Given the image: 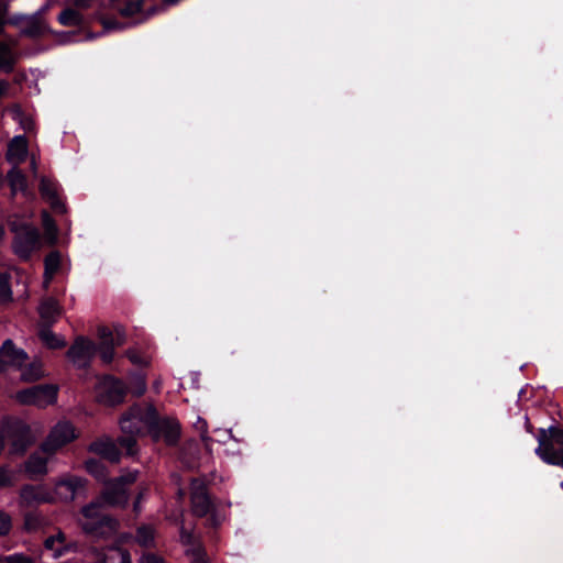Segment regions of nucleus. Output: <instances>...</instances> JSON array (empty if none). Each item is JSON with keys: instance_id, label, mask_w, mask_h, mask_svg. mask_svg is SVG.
<instances>
[{"instance_id": "1", "label": "nucleus", "mask_w": 563, "mask_h": 563, "mask_svg": "<svg viewBox=\"0 0 563 563\" xmlns=\"http://www.w3.org/2000/svg\"><path fill=\"white\" fill-rule=\"evenodd\" d=\"M137 473L129 472L119 478L109 482L100 497V500L92 501L82 508V519L80 525L85 532L97 537L108 539L112 537L118 529V521L104 516L101 512V504L110 506H124L129 500L126 486L136 481Z\"/></svg>"}, {"instance_id": "2", "label": "nucleus", "mask_w": 563, "mask_h": 563, "mask_svg": "<svg viewBox=\"0 0 563 563\" xmlns=\"http://www.w3.org/2000/svg\"><path fill=\"white\" fill-rule=\"evenodd\" d=\"M153 420L154 410L152 408L143 410L140 407H133L123 416L120 421L121 430L130 437L121 438L120 445L126 450L128 454L133 455L136 453L133 435L141 433L145 427L151 428Z\"/></svg>"}, {"instance_id": "3", "label": "nucleus", "mask_w": 563, "mask_h": 563, "mask_svg": "<svg viewBox=\"0 0 563 563\" xmlns=\"http://www.w3.org/2000/svg\"><path fill=\"white\" fill-rule=\"evenodd\" d=\"M10 227L15 233L13 247L14 252L23 258L40 247V235L37 230L29 223H19L16 219L10 221Z\"/></svg>"}, {"instance_id": "4", "label": "nucleus", "mask_w": 563, "mask_h": 563, "mask_svg": "<svg viewBox=\"0 0 563 563\" xmlns=\"http://www.w3.org/2000/svg\"><path fill=\"white\" fill-rule=\"evenodd\" d=\"M57 389L53 385H36L16 391L13 398L24 406L44 408L56 400Z\"/></svg>"}, {"instance_id": "5", "label": "nucleus", "mask_w": 563, "mask_h": 563, "mask_svg": "<svg viewBox=\"0 0 563 563\" xmlns=\"http://www.w3.org/2000/svg\"><path fill=\"white\" fill-rule=\"evenodd\" d=\"M78 437L74 424L67 420L58 421L49 431L41 450L47 454H54L56 451L73 442Z\"/></svg>"}, {"instance_id": "6", "label": "nucleus", "mask_w": 563, "mask_h": 563, "mask_svg": "<svg viewBox=\"0 0 563 563\" xmlns=\"http://www.w3.org/2000/svg\"><path fill=\"white\" fill-rule=\"evenodd\" d=\"M125 391L124 385L111 376L99 378L95 387L97 400L107 406H114L122 402Z\"/></svg>"}, {"instance_id": "7", "label": "nucleus", "mask_w": 563, "mask_h": 563, "mask_svg": "<svg viewBox=\"0 0 563 563\" xmlns=\"http://www.w3.org/2000/svg\"><path fill=\"white\" fill-rule=\"evenodd\" d=\"M100 338V357L104 363H110L114 356V347L122 345L125 341V333L121 327L99 329Z\"/></svg>"}, {"instance_id": "8", "label": "nucleus", "mask_w": 563, "mask_h": 563, "mask_svg": "<svg viewBox=\"0 0 563 563\" xmlns=\"http://www.w3.org/2000/svg\"><path fill=\"white\" fill-rule=\"evenodd\" d=\"M86 487V481L78 476L66 475L59 478L55 484L53 492L55 498L64 501H71L80 495Z\"/></svg>"}, {"instance_id": "9", "label": "nucleus", "mask_w": 563, "mask_h": 563, "mask_svg": "<svg viewBox=\"0 0 563 563\" xmlns=\"http://www.w3.org/2000/svg\"><path fill=\"white\" fill-rule=\"evenodd\" d=\"M97 352L95 343L84 336L75 340L67 352V357L77 367L87 366Z\"/></svg>"}, {"instance_id": "10", "label": "nucleus", "mask_w": 563, "mask_h": 563, "mask_svg": "<svg viewBox=\"0 0 563 563\" xmlns=\"http://www.w3.org/2000/svg\"><path fill=\"white\" fill-rule=\"evenodd\" d=\"M27 360V354L15 347L11 340L3 342L0 349V372L20 369Z\"/></svg>"}, {"instance_id": "11", "label": "nucleus", "mask_w": 563, "mask_h": 563, "mask_svg": "<svg viewBox=\"0 0 563 563\" xmlns=\"http://www.w3.org/2000/svg\"><path fill=\"white\" fill-rule=\"evenodd\" d=\"M538 442L539 446L536 449V454L547 464L563 467V448H560L553 441L547 440V430H540Z\"/></svg>"}, {"instance_id": "12", "label": "nucleus", "mask_w": 563, "mask_h": 563, "mask_svg": "<svg viewBox=\"0 0 563 563\" xmlns=\"http://www.w3.org/2000/svg\"><path fill=\"white\" fill-rule=\"evenodd\" d=\"M150 430L155 440H163L167 444L176 443L180 435L179 423L173 419H164L162 421H155L154 419Z\"/></svg>"}, {"instance_id": "13", "label": "nucleus", "mask_w": 563, "mask_h": 563, "mask_svg": "<svg viewBox=\"0 0 563 563\" xmlns=\"http://www.w3.org/2000/svg\"><path fill=\"white\" fill-rule=\"evenodd\" d=\"M21 504L24 506H34L55 500L53 492L43 485H26L20 492Z\"/></svg>"}, {"instance_id": "14", "label": "nucleus", "mask_w": 563, "mask_h": 563, "mask_svg": "<svg viewBox=\"0 0 563 563\" xmlns=\"http://www.w3.org/2000/svg\"><path fill=\"white\" fill-rule=\"evenodd\" d=\"M92 563H132L128 551L119 547L93 550L88 556Z\"/></svg>"}, {"instance_id": "15", "label": "nucleus", "mask_w": 563, "mask_h": 563, "mask_svg": "<svg viewBox=\"0 0 563 563\" xmlns=\"http://www.w3.org/2000/svg\"><path fill=\"white\" fill-rule=\"evenodd\" d=\"M191 504L192 510L197 516H205L211 507L210 499L207 494L206 484L201 479L191 482Z\"/></svg>"}, {"instance_id": "16", "label": "nucleus", "mask_w": 563, "mask_h": 563, "mask_svg": "<svg viewBox=\"0 0 563 563\" xmlns=\"http://www.w3.org/2000/svg\"><path fill=\"white\" fill-rule=\"evenodd\" d=\"M29 155L27 141L22 135L14 136L8 144L7 161L12 167H19Z\"/></svg>"}, {"instance_id": "17", "label": "nucleus", "mask_w": 563, "mask_h": 563, "mask_svg": "<svg viewBox=\"0 0 563 563\" xmlns=\"http://www.w3.org/2000/svg\"><path fill=\"white\" fill-rule=\"evenodd\" d=\"M75 549L76 544L67 542L65 534L62 531L48 537L44 542V550L51 553L52 559H58Z\"/></svg>"}, {"instance_id": "18", "label": "nucleus", "mask_w": 563, "mask_h": 563, "mask_svg": "<svg viewBox=\"0 0 563 563\" xmlns=\"http://www.w3.org/2000/svg\"><path fill=\"white\" fill-rule=\"evenodd\" d=\"M40 192L42 198L47 201L57 212H64L65 207L58 196V186L47 177H42L40 181Z\"/></svg>"}, {"instance_id": "19", "label": "nucleus", "mask_w": 563, "mask_h": 563, "mask_svg": "<svg viewBox=\"0 0 563 563\" xmlns=\"http://www.w3.org/2000/svg\"><path fill=\"white\" fill-rule=\"evenodd\" d=\"M44 282L43 285L45 288L48 287L52 282L54 275L60 271L68 269V263L65 258H63L62 254L57 251L51 252L44 261Z\"/></svg>"}, {"instance_id": "20", "label": "nucleus", "mask_w": 563, "mask_h": 563, "mask_svg": "<svg viewBox=\"0 0 563 563\" xmlns=\"http://www.w3.org/2000/svg\"><path fill=\"white\" fill-rule=\"evenodd\" d=\"M89 451L113 463L120 460V452L114 442L109 438L99 439L92 442L89 445Z\"/></svg>"}, {"instance_id": "21", "label": "nucleus", "mask_w": 563, "mask_h": 563, "mask_svg": "<svg viewBox=\"0 0 563 563\" xmlns=\"http://www.w3.org/2000/svg\"><path fill=\"white\" fill-rule=\"evenodd\" d=\"M180 539H181V542L185 545H187L186 555L189 558L190 563H208L209 562L205 550L201 548V545L199 543H195L192 541V536L189 532H187L183 529L181 533H180Z\"/></svg>"}, {"instance_id": "22", "label": "nucleus", "mask_w": 563, "mask_h": 563, "mask_svg": "<svg viewBox=\"0 0 563 563\" xmlns=\"http://www.w3.org/2000/svg\"><path fill=\"white\" fill-rule=\"evenodd\" d=\"M33 441L34 437L31 434L30 427L21 423L14 430L11 452L21 454Z\"/></svg>"}, {"instance_id": "23", "label": "nucleus", "mask_w": 563, "mask_h": 563, "mask_svg": "<svg viewBox=\"0 0 563 563\" xmlns=\"http://www.w3.org/2000/svg\"><path fill=\"white\" fill-rule=\"evenodd\" d=\"M11 194L15 196L16 194H22L25 197L33 196L27 187V180L25 175L19 169V167H12L7 175Z\"/></svg>"}, {"instance_id": "24", "label": "nucleus", "mask_w": 563, "mask_h": 563, "mask_svg": "<svg viewBox=\"0 0 563 563\" xmlns=\"http://www.w3.org/2000/svg\"><path fill=\"white\" fill-rule=\"evenodd\" d=\"M60 311L62 309L58 302L53 298L44 299L38 307V313L42 322L48 325L57 320L60 316Z\"/></svg>"}, {"instance_id": "25", "label": "nucleus", "mask_w": 563, "mask_h": 563, "mask_svg": "<svg viewBox=\"0 0 563 563\" xmlns=\"http://www.w3.org/2000/svg\"><path fill=\"white\" fill-rule=\"evenodd\" d=\"M47 461L48 459L41 453H34L25 462V472L32 478L38 475H45L47 473Z\"/></svg>"}, {"instance_id": "26", "label": "nucleus", "mask_w": 563, "mask_h": 563, "mask_svg": "<svg viewBox=\"0 0 563 563\" xmlns=\"http://www.w3.org/2000/svg\"><path fill=\"white\" fill-rule=\"evenodd\" d=\"M19 371L21 372V380L26 383L38 380L44 376L42 364L37 361L27 365L24 363Z\"/></svg>"}, {"instance_id": "27", "label": "nucleus", "mask_w": 563, "mask_h": 563, "mask_svg": "<svg viewBox=\"0 0 563 563\" xmlns=\"http://www.w3.org/2000/svg\"><path fill=\"white\" fill-rule=\"evenodd\" d=\"M155 532L151 526H142L136 531L135 541L145 548L154 545Z\"/></svg>"}, {"instance_id": "28", "label": "nucleus", "mask_w": 563, "mask_h": 563, "mask_svg": "<svg viewBox=\"0 0 563 563\" xmlns=\"http://www.w3.org/2000/svg\"><path fill=\"white\" fill-rule=\"evenodd\" d=\"M40 338L49 349H59L65 345V341L62 336L53 333L49 329L46 328L41 329Z\"/></svg>"}, {"instance_id": "29", "label": "nucleus", "mask_w": 563, "mask_h": 563, "mask_svg": "<svg viewBox=\"0 0 563 563\" xmlns=\"http://www.w3.org/2000/svg\"><path fill=\"white\" fill-rule=\"evenodd\" d=\"M43 228H44V238L48 244H54L57 239V228L54 220L49 217L47 212H43Z\"/></svg>"}, {"instance_id": "30", "label": "nucleus", "mask_w": 563, "mask_h": 563, "mask_svg": "<svg viewBox=\"0 0 563 563\" xmlns=\"http://www.w3.org/2000/svg\"><path fill=\"white\" fill-rule=\"evenodd\" d=\"M14 64L13 53L8 44L0 43V70L10 71Z\"/></svg>"}, {"instance_id": "31", "label": "nucleus", "mask_w": 563, "mask_h": 563, "mask_svg": "<svg viewBox=\"0 0 563 563\" xmlns=\"http://www.w3.org/2000/svg\"><path fill=\"white\" fill-rule=\"evenodd\" d=\"M58 20L63 25L74 26L80 24L82 18L77 11L66 9L59 14Z\"/></svg>"}, {"instance_id": "32", "label": "nucleus", "mask_w": 563, "mask_h": 563, "mask_svg": "<svg viewBox=\"0 0 563 563\" xmlns=\"http://www.w3.org/2000/svg\"><path fill=\"white\" fill-rule=\"evenodd\" d=\"M86 470L96 478L103 481L106 478V468L102 462L96 459H90L86 462Z\"/></svg>"}, {"instance_id": "33", "label": "nucleus", "mask_w": 563, "mask_h": 563, "mask_svg": "<svg viewBox=\"0 0 563 563\" xmlns=\"http://www.w3.org/2000/svg\"><path fill=\"white\" fill-rule=\"evenodd\" d=\"M0 563H34V560L23 553L0 556Z\"/></svg>"}, {"instance_id": "34", "label": "nucleus", "mask_w": 563, "mask_h": 563, "mask_svg": "<svg viewBox=\"0 0 563 563\" xmlns=\"http://www.w3.org/2000/svg\"><path fill=\"white\" fill-rule=\"evenodd\" d=\"M11 289L9 286L8 276L5 274H0V301H9L11 300Z\"/></svg>"}, {"instance_id": "35", "label": "nucleus", "mask_w": 563, "mask_h": 563, "mask_svg": "<svg viewBox=\"0 0 563 563\" xmlns=\"http://www.w3.org/2000/svg\"><path fill=\"white\" fill-rule=\"evenodd\" d=\"M13 119L19 121L20 125L25 131H31L33 129V121L31 118L23 115L20 109H14L12 111Z\"/></svg>"}, {"instance_id": "36", "label": "nucleus", "mask_w": 563, "mask_h": 563, "mask_svg": "<svg viewBox=\"0 0 563 563\" xmlns=\"http://www.w3.org/2000/svg\"><path fill=\"white\" fill-rule=\"evenodd\" d=\"M12 527L11 517L4 511L0 510V536L9 533Z\"/></svg>"}, {"instance_id": "37", "label": "nucleus", "mask_w": 563, "mask_h": 563, "mask_svg": "<svg viewBox=\"0 0 563 563\" xmlns=\"http://www.w3.org/2000/svg\"><path fill=\"white\" fill-rule=\"evenodd\" d=\"M548 441H553V443L558 444L560 448H563V430L550 428L549 435L547 434Z\"/></svg>"}, {"instance_id": "38", "label": "nucleus", "mask_w": 563, "mask_h": 563, "mask_svg": "<svg viewBox=\"0 0 563 563\" xmlns=\"http://www.w3.org/2000/svg\"><path fill=\"white\" fill-rule=\"evenodd\" d=\"M14 482V476L11 471L0 467V487L11 486Z\"/></svg>"}, {"instance_id": "39", "label": "nucleus", "mask_w": 563, "mask_h": 563, "mask_svg": "<svg viewBox=\"0 0 563 563\" xmlns=\"http://www.w3.org/2000/svg\"><path fill=\"white\" fill-rule=\"evenodd\" d=\"M126 355L129 360L134 364L143 365L147 363V360L135 350H129Z\"/></svg>"}, {"instance_id": "40", "label": "nucleus", "mask_w": 563, "mask_h": 563, "mask_svg": "<svg viewBox=\"0 0 563 563\" xmlns=\"http://www.w3.org/2000/svg\"><path fill=\"white\" fill-rule=\"evenodd\" d=\"M140 563H166L161 556L153 554V553H144L141 559Z\"/></svg>"}, {"instance_id": "41", "label": "nucleus", "mask_w": 563, "mask_h": 563, "mask_svg": "<svg viewBox=\"0 0 563 563\" xmlns=\"http://www.w3.org/2000/svg\"><path fill=\"white\" fill-rule=\"evenodd\" d=\"M194 427L196 430H198L200 432L202 439L207 438L208 427H207L206 420L198 417L197 421L194 423Z\"/></svg>"}, {"instance_id": "42", "label": "nucleus", "mask_w": 563, "mask_h": 563, "mask_svg": "<svg viewBox=\"0 0 563 563\" xmlns=\"http://www.w3.org/2000/svg\"><path fill=\"white\" fill-rule=\"evenodd\" d=\"M146 389V383L143 377H136L135 379V388L132 389L133 394L136 396H141Z\"/></svg>"}, {"instance_id": "43", "label": "nucleus", "mask_w": 563, "mask_h": 563, "mask_svg": "<svg viewBox=\"0 0 563 563\" xmlns=\"http://www.w3.org/2000/svg\"><path fill=\"white\" fill-rule=\"evenodd\" d=\"M25 528L27 530H32V529H35L38 525V519L35 515H26L25 516Z\"/></svg>"}, {"instance_id": "44", "label": "nucleus", "mask_w": 563, "mask_h": 563, "mask_svg": "<svg viewBox=\"0 0 563 563\" xmlns=\"http://www.w3.org/2000/svg\"><path fill=\"white\" fill-rule=\"evenodd\" d=\"M145 492H146V489H142V490L139 493V495H137V497H136V500L134 501V510H135L136 512H139V511H140V505H141L142 499H143V498H144V496H145Z\"/></svg>"}, {"instance_id": "45", "label": "nucleus", "mask_w": 563, "mask_h": 563, "mask_svg": "<svg viewBox=\"0 0 563 563\" xmlns=\"http://www.w3.org/2000/svg\"><path fill=\"white\" fill-rule=\"evenodd\" d=\"M73 1L79 8H87L90 5L92 0H73Z\"/></svg>"}, {"instance_id": "46", "label": "nucleus", "mask_w": 563, "mask_h": 563, "mask_svg": "<svg viewBox=\"0 0 563 563\" xmlns=\"http://www.w3.org/2000/svg\"><path fill=\"white\" fill-rule=\"evenodd\" d=\"M30 166H31V170L32 173L34 174V176L36 175L37 173V162H36V158L34 155L31 156V163H30Z\"/></svg>"}, {"instance_id": "47", "label": "nucleus", "mask_w": 563, "mask_h": 563, "mask_svg": "<svg viewBox=\"0 0 563 563\" xmlns=\"http://www.w3.org/2000/svg\"><path fill=\"white\" fill-rule=\"evenodd\" d=\"M8 82L0 79V97L7 91Z\"/></svg>"}, {"instance_id": "48", "label": "nucleus", "mask_w": 563, "mask_h": 563, "mask_svg": "<svg viewBox=\"0 0 563 563\" xmlns=\"http://www.w3.org/2000/svg\"><path fill=\"white\" fill-rule=\"evenodd\" d=\"M3 446H4V439L2 435H0V452L2 451Z\"/></svg>"}, {"instance_id": "49", "label": "nucleus", "mask_w": 563, "mask_h": 563, "mask_svg": "<svg viewBox=\"0 0 563 563\" xmlns=\"http://www.w3.org/2000/svg\"><path fill=\"white\" fill-rule=\"evenodd\" d=\"M3 234H4L3 228L0 225V242L3 239Z\"/></svg>"}, {"instance_id": "50", "label": "nucleus", "mask_w": 563, "mask_h": 563, "mask_svg": "<svg viewBox=\"0 0 563 563\" xmlns=\"http://www.w3.org/2000/svg\"><path fill=\"white\" fill-rule=\"evenodd\" d=\"M3 23H4V18L0 14V29L2 27Z\"/></svg>"}]
</instances>
